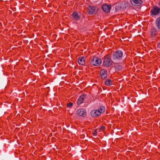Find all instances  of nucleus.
I'll return each instance as SVG.
<instances>
[{
    "instance_id": "nucleus-19",
    "label": "nucleus",
    "mask_w": 160,
    "mask_h": 160,
    "mask_svg": "<svg viewBox=\"0 0 160 160\" xmlns=\"http://www.w3.org/2000/svg\"><path fill=\"white\" fill-rule=\"evenodd\" d=\"M97 134V129L95 130L94 132H93V134L94 136L96 135Z\"/></svg>"
},
{
    "instance_id": "nucleus-8",
    "label": "nucleus",
    "mask_w": 160,
    "mask_h": 160,
    "mask_svg": "<svg viewBox=\"0 0 160 160\" xmlns=\"http://www.w3.org/2000/svg\"><path fill=\"white\" fill-rule=\"evenodd\" d=\"M100 114V113L98 110H93L91 112V115L93 117H98Z\"/></svg>"
},
{
    "instance_id": "nucleus-10",
    "label": "nucleus",
    "mask_w": 160,
    "mask_h": 160,
    "mask_svg": "<svg viewBox=\"0 0 160 160\" xmlns=\"http://www.w3.org/2000/svg\"><path fill=\"white\" fill-rule=\"evenodd\" d=\"M86 97V95L84 94L80 96L77 101V105H79L80 104L83 103V101Z\"/></svg>"
},
{
    "instance_id": "nucleus-13",
    "label": "nucleus",
    "mask_w": 160,
    "mask_h": 160,
    "mask_svg": "<svg viewBox=\"0 0 160 160\" xmlns=\"http://www.w3.org/2000/svg\"><path fill=\"white\" fill-rule=\"evenodd\" d=\"M156 23L158 29L160 30V17H158L156 19Z\"/></svg>"
},
{
    "instance_id": "nucleus-12",
    "label": "nucleus",
    "mask_w": 160,
    "mask_h": 160,
    "mask_svg": "<svg viewBox=\"0 0 160 160\" xmlns=\"http://www.w3.org/2000/svg\"><path fill=\"white\" fill-rule=\"evenodd\" d=\"M95 9L94 7L89 6L88 8V12L90 14H92L94 12Z\"/></svg>"
},
{
    "instance_id": "nucleus-20",
    "label": "nucleus",
    "mask_w": 160,
    "mask_h": 160,
    "mask_svg": "<svg viewBox=\"0 0 160 160\" xmlns=\"http://www.w3.org/2000/svg\"><path fill=\"white\" fill-rule=\"evenodd\" d=\"M151 33H151V35H152V36H154V35H155V34L156 32H155V31H153V32H151Z\"/></svg>"
},
{
    "instance_id": "nucleus-11",
    "label": "nucleus",
    "mask_w": 160,
    "mask_h": 160,
    "mask_svg": "<svg viewBox=\"0 0 160 160\" xmlns=\"http://www.w3.org/2000/svg\"><path fill=\"white\" fill-rule=\"evenodd\" d=\"M85 58L84 57H80L78 59V62L79 64L82 65H83L85 64Z\"/></svg>"
},
{
    "instance_id": "nucleus-6",
    "label": "nucleus",
    "mask_w": 160,
    "mask_h": 160,
    "mask_svg": "<svg viewBox=\"0 0 160 160\" xmlns=\"http://www.w3.org/2000/svg\"><path fill=\"white\" fill-rule=\"evenodd\" d=\"M160 12V8L157 7H153L151 10L152 15H156L158 14Z\"/></svg>"
},
{
    "instance_id": "nucleus-16",
    "label": "nucleus",
    "mask_w": 160,
    "mask_h": 160,
    "mask_svg": "<svg viewBox=\"0 0 160 160\" xmlns=\"http://www.w3.org/2000/svg\"><path fill=\"white\" fill-rule=\"evenodd\" d=\"M112 80L110 79H108L105 81V83L107 86H110L112 84Z\"/></svg>"
},
{
    "instance_id": "nucleus-5",
    "label": "nucleus",
    "mask_w": 160,
    "mask_h": 160,
    "mask_svg": "<svg viewBox=\"0 0 160 160\" xmlns=\"http://www.w3.org/2000/svg\"><path fill=\"white\" fill-rule=\"evenodd\" d=\"M130 2L132 5L138 6L142 4L143 1L142 0H130Z\"/></svg>"
},
{
    "instance_id": "nucleus-22",
    "label": "nucleus",
    "mask_w": 160,
    "mask_h": 160,
    "mask_svg": "<svg viewBox=\"0 0 160 160\" xmlns=\"http://www.w3.org/2000/svg\"><path fill=\"white\" fill-rule=\"evenodd\" d=\"M159 5L160 6V2L159 3Z\"/></svg>"
},
{
    "instance_id": "nucleus-14",
    "label": "nucleus",
    "mask_w": 160,
    "mask_h": 160,
    "mask_svg": "<svg viewBox=\"0 0 160 160\" xmlns=\"http://www.w3.org/2000/svg\"><path fill=\"white\" fill-rule=\"evenodd\" d=\"M72 16L75 20H78L79 18V17L78 16V13L76 12H73Z\"/></svg>"
},
{
    "instance_id": "nucleus-15",
    "label": "nucleus",
    "mask_w": 160,
    "mask_h": 160,
    "mask_svg": "<svg viewBox=\"0 0 160 160\" xmlns=\"http://www.w3.org/2000/svg\"><path fill=\"white\" fill-rule=\"evenodd\" d=\"M105 108L103 106H100L98 108V111H99V112L101 113H103L105 111Z\"/></svg>"
},
{
    "instance_id": "nucleus-17",
    "label": "nucleus",
    "mask_w": 160,
    "mask_h": 160,
    "mask_svg": "<svg viewBox=\"0 0 160 160\" xmlns=\"http://www.w3.org/2000/svg\"><path fill=\"white\" fill-rule=\"evenodd\" d=\"M73 103L72 102H70L67 104V106L68 107H70L72 106Z\"/></svg>"
},
{
    "instance_id": "nucleus-18",
    "label": "nucleus",
    "mask_w": 160,
    "mask_h": 160,
    "mask_svg": "<svg viewBox=\"0 0 160 160\" xmlns=\"http://www.w3.org/2000/svg\"><path fill=\"white\" fill-rule=\"evenodd\" d=\"M105 128L104 126H102L99 129V130L100 131H103Z\"/></svg>"
},
{
    "instance_id": "nucleus-4",
    "label": "nucleus",
    "mask_w": 160,
    "mask_h": 160,
    "mask_svg": "<svg viewBox=\"0 0 160 160\" xmlns=\"http://www.w3.org/2000/svg\"><path fill=\"white\" fill-rule=\"evenodd\" d=\"M77 114L79 116L84 117L86 115V112L84 109L80 108L77 110Z\"/></svg>"
},
{
    "instance_id": "nucleus-3",
    "label": "nucleus",
    "mask_w": 160,
    "mask_h": 160,
    "mask_svg": "<svg viewBox=\"0 0 160 160\" xmlns=\"http://www.w3.org/2000/svg\"><path fill=\"white\" fill-rule=\"evenodd\" d=\"M102 61L97 57H93L91 61V64L94 66H98L100 65Z\"/></svg>"
},
{
    "instance_id": "nucleus-21",
    "label": "nucleus",
    "mask_w": 160,
    "mask_h": 160,
    "mask_svg": "<svg viewBox=\"0 0 160 160\" xmlns=\"http://www.w3.org/2000/svg\"><path fill=\"white\" fill-rule=\"evenodd\" d=\"M158 47L160 48V41L158 43Z\"/></svg>"
},
{
    "instance_id": "nucleus-9",
    "label": "nucleus",
    "mask_w": 160,
    "mask_h": 160,
    "mask_svg": "<svg viewBox=\"0 0 160 160\" xmlns=\"http://www.w3.org/2000/svg\"><path fill=\"white\" fill-rule=\"evenodd\" d=\"M111 7L110 5L104 4L102 6V8L105 12L108 13L109 12Z\"/></svg>"
},
{
    "instance_id": "nucleus-7",
    "label": "nucleus",
    "mask_w": 160,
    "mask_h": 160,
    "mask_svg": "<svg viewBox=\"0 0 160 160\" xmlns=\"http://www.w3.org/2000/svg\"><path fill=\"white\" fill-rule=\"evenodd\" d=\"M100 75L102 79H105L107 76L106 70L104 69L101 70L100 72Z\"/></svg>"
},
{
    "instance_id": "nucleus-2",
    "label": "nucleus",
    "mask_w": 160,
    "mask_h": 160,
    "mask_svg": "<svg viewBox=\"0 0 160 160\" xmlns=\"http://www.w3.org/2000/svg\"><path fill=\"white\" fill-rule=\"evenodd\" d=\"M122 52L120 50H118L112 54L113 59V60H119L122 58Z\"/></svg>"
},
{
    "instance_id": "nucleus-1",
    "label": "nucleus",
    "mask_w": 160,
    "mask_h": 160,
    "mask_svg": "<svg viewBox=\"0 0 160 160\" xmlns=\"http://www.w3.org/2000/svg\"><path fill=\"white\" fill-rule=\"evenodd\" d=\"M113 62L111 59L110 56L108 55H106L104 57L103 60L102 65L105 67H110L113 63Z\"/></svg>"
}]
</instances>
